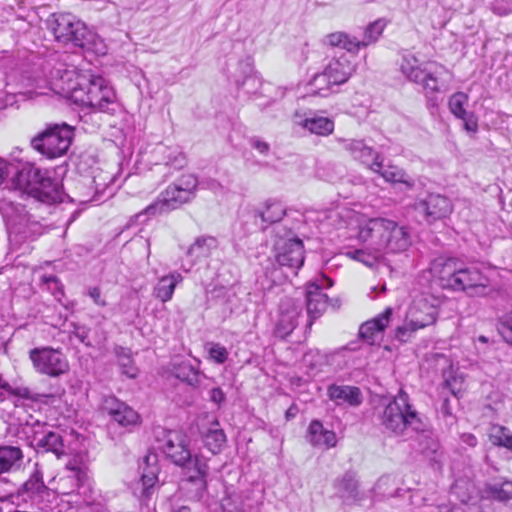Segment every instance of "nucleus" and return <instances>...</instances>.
<instances>
[{"label":"nucleus","mask_w":512,"mask_h":512,"mask_svg":"<svg viewBox=\"0 0 512 512\" xmlns=\"http://www.w3.org/2000/svg\"><path fill=\"white\" fill-rule=\"evenodd\" d=\"M51 89L89 109L88 113L81 116L85 122L88 117L97 113L113 115L118 108L113 88L102 76L95 75L90 70L65 69L59 79L52 83Z\"/></svg>","instance_id":"f257e3e1"},{"label":"nucleus","mask_w":512,"mask_h":512,"mask_svg":"<svg viewBox=\"0 0 512 512\" xmlns=\"http://www.w3.org/2000/svg\"><path fill=\"white\" fill-rule=\"evenodd\" d=\"M431 272L443 288L461 291L469 296L487 294L489 278L476 266H465L456 258H436L431 264Z\"/></svg>","instance_id":"f03ea898"},{"label":"nucleus","mask_w":512,"mask_h":512,"mask_svg":"<svg viewBox=\"0 0 512 512\" xmlns=\"http://www.w3.org/2000/svg\"><path fill=\"white\" fill-rule=\"evenodd\" d=\"M358 239L367 249L385 254L404 252L411 244L407 228L385 218H372L361 224Z\"/></svg>","instance_id":"7ed1b4c3"},{"label":"nucleus","mask_w":512,"mask_h":512,"mask_svg":"<svg viewBox=\"0 0 512 512\" xmlns=\"http://www.w3.org/2000/svg\"><path fill=\"white\" fill-rule=\"evenodd\" d=\"M33 165H25L16 173L17 185L39 202L52 205L62 203L69 196L63 191L62 183Z\"/></svg>","instance_id":"20e7f679"},{"label":"nucleus","mask_w":512,"mask_h":512,"mask_svg":"<svg viewBox=\"0 0 512 512\" xmlns=\"http://www.w3.org/2000/svg\"><path fill=\"white\" fill-rule=\"evenodd\" d=\"M381 424L395 435H405L409 430L424 431V424L402 389L389 401L382 413Z\"/></svg>","instance_id":"39448f33"},{"label":"nucleus","mask_w":512,"mask_h":512,"mask_svg":"<svg viewBox=\"0 0 512 512\" xmlns=\"http://www.w3.org/2000/svg\"><path fill=\"white\" fill-rule=\"evenodd\" d=\"M399 65L403 76L408 81L420 85L429 99L443 91L442 76L446 73L444 66L436 62L422 63L410 52L402 55Z\"/></svg>","instance_id":"423d86ee"},{"label":"nucleus","mask_w":512,"mask_h":512,"mask_svg":"<svg viewBox=\"0 0 512 512\" xmlns=\"http://www.w3.org/2000/svg\"><path fill=\"white\" fill-rule=\"evenodd\" d=\"M49 28L55 39L64 44L72 43L74 46L91 49L95 39L85 23L70 13H54L49 19Z\"/></svg>","instance_id":"0eeeda50"},{"label":"nucleus","mask_w":512,"mask_h":512,"mask_svg":"<svg viewBox=\"0 0 512 512\" xmlns=\"http://www.w3.org/2000/svg\"><path fill=\"white\" fill-rule=\"evenodd\" d=\"M438 315L436 303H431L426 296L416 298L408 308L403 325L397 327L395 337L401 342H407L416 331L433 325Z\"/></svg>","instance_id":"6e6552de"},{"label":"nucleus","mask_w":512,"mask_h":512,"mask_svg":"<svg viewBox=\"0 0 512 512\" xmlns=\"http://www.w3.org/2000/svg\"><path fill=\"white\" fill-rule=\"evenodd\" d=\"M51 495V489L44 484L42 472L36 468L14 496L18 506L30 507L35 511L14 512H50Z\"/></svg>","instance_id":"1a4fd4ad"},{"label":"nucleus","mask_w":512,"mask_h":512,"mask_svg":"<svg viewBox=\"0 0 512 512\" xmlns=\"http://www.w3.org/2000/svg\"><path fill=\"white\" fill-rule=\"evenodd\" d=\"M197 180L193 176H187L180 184L170 185L163 193L161 199L147 206L142 212L136 215L137 218L154 216L166 210H174L195 197Z\"/></svg>","instance_id":"9d476101"},{"label":"nucleus","mask_w":512,"mask_h":512,"mask_svg":"<svg viewBox=\"0 0 512 512\" xmlns=\"http://www.w3.org/2000/svg\"><path fill=\"white\" fill-rule=\"evenodd\" d=\"M73 130L67 124L48 126L31 140L32 147L48 158L63 156L69 149Z\"/></svg>","instance_id":"9b49d317"},{"label":"nucleus","mask_w":512,"mask_h":512,"mask_svg":"<svg viewBox=\"0 0 512 512\" xmlns=\"http://www.w3.org/2000/svg\"><path fill=\"white\" fill-rule=\"evenodd\" d=\"M29 358L36 372L50 377H59L69 371L66 356L52 347L34 348L29 352Z\"/></svg>","instance_id":"f8f14e48"},{"label":"nucleus","mask_w":512,"mask_h":512,"mask_svg":"<svg viewBox=\"0 0 512 512\" xmlns=\"http://www.w3.org/2000/svg\"><path fill=\"white\" fill-rule=\"evenodd\" d=\"M56 481V491L62 495L78 492L89 480L88 467L81 457L70 459Z\"/></svg>","instance_id":"ddd939ff"},{"label":"nucleus","mask_w":512,"mask_h":512,"mask_svg":"<svg viewBox=\"0 0 512 512\" xmlns=\"http://www.w3.org/2000/svg\"><path fill=\"white\" fill-rule=\"evenodd\" d=\"M415 211L428 223L448 217L453 211L452 201L441 194L431 193L414 203Z\"/></svg>","instance_id":"4468645a"},{"label":"nucleus","mask_w":512,"mask_h":512,"mask_svg":"<svg viewBox=\"0 0 512 512\" xmlns=\"http://www.w3.org/2000/svg\"><path fill=\"white\" fill-rule=\"evenodd\" d=\"M333 281L325 275L317 277L308 283L306 288L307 314L310 317L309 326L314 319L320 317L328 304V296L322 292L323 289L330 288Z\"/></svg>","instance_id":"2eb2a0df"},{"label":"nucleus","mask_w":512,"mask_h":512,"mask_svg":"<svg viewBox=\"0 0 512 512\" xmlns=\"http://www.w3.org/2000/svg\"><path fill=\"white\" fill-rule=\"evenodd\" d=\"M208 471L209 467L206 460L202 456L196 455L194 458V473L180 483V489L188 499L199 501L203 498L207 489Z\"/></svg>","instance_id":"dca6fc26"},{"label":"nucleus","mask_w":512,"mask_h":512,"mask_svg":"<svg viewBox=\"0 0 512 512\" xmlns=\"http://www.w3.org/2000/svg\"><path fill=\"white\" fill-rule=\"evenodd\" d=\"M275 260L281 267L299 269L304 263V247L300 239H279L274 246Z\"/></svg>","instance_id":"f3484780"},{"label":"nucleus","mask_w":512,"mask_h":512,"mask_svg":"<svg viewBox=\"0 0 512 512\" xmlns=\"http://www.w3.org/2000/svg\"><path fill=\"white\" fill-rule=\"evenodd\" d=\"M343 148L354 160L361 162L370 170H379L381 168L382 155L359 139H339Z\"/></svg>","instance_id":"a211bd4d"},{"label":"nucleus","mask_w":512,"mask_h":512,"mask_svg":"<svg viewBox=\"0 0 512 512\" xmlns=\"http://www.w3.org/2000/svg\"><path fill=\"white\" fill-rule=\"evenodd\" d=\"M302 306L291 298H284L280 302L279 317L275 327V334L280 338L290 335L298 324Z\"/></svg>","instance_id":"6ab92c4d"},{"label":"nucleus","mask_w":512,"mask_h":512,"mask_svg":"<svg viewBox=\"0 0 512 512\" xmlns=\"http://www.w3.org/2000/svg\"><path fill=\"white\" fill-rule=\"evenodd\" d=\"M162 451L178 466H184L192 458L185 437L177 431H169L166 434Z\"/></svg>","instance_id":"aec40b11"},{"label":"nucleus","mask_w":512,"mask_h":512,"mask_svg":"<svg viewBox=\"0 0 512 512\" xmlns=\"http://www.w3.org/2000/svg\"><path fill=\"white\" fill-rule=\"evenodd\" d=\"M157 455L155 453H148L144 457V472L135 487V494L139 493L141 500H148L153 493L155 484L158 481L159 468L157 466Z\"/></svg>","instance_id":"412c9836"},{"label":"nucleus","mask_w":512,"mask_h":512,"mask_svg":"<svg viewBox=\"0 0 512 512\" xmlns=\"http://www.w3.org/2000/svg\"><path fill=\"white\" fill-rule=\"evenodd\" d=\"M327 396L337 406L358 407L363 402L360 388L351 385L331 384L327 388Z\"/></svg>","instance_id":"4be33fe9"},{"label":"nucleus","mask_w":512,"mask_h":512,"mask_svg":"<svg viewBox=\"0 0 512 512\" xmlns=\"http://www.w3.org/2000/svg\"><path fill=\"white\" fill-rule=\"evenodd\" d=\"M483 493L484 496L479 506L481 512H496L489 507L492 500L506 505H512V481L488 484Z\"/></svg>","instance_id":"5701e85b"},{"label":"nucleus","mask_w":512,"mask_h":512,"mask_svg":"<svg viewBox=\"0 0 512 512\" xmlns=\"http://www.w3.org/2000/svg\"><path fill=\"white\" fill-rule=\"evenodd\" d=\"M355 71L354 65L346 56L332 59L322 72V76L318 78V81L325 80L328 77L330 83L334 86L341 85L351 77Z\"/></svg>","instance_id":"b1692460"},{"label":"nucleus","mask_w":512,"mask_h":512,"mask_svg":"<svg viewBox=\"0 0 512 512\" xmlns=\"http://www.w3.org/2000/svg\"><path fill=\"white\" fill-rule=\"evenodd\" d=\"M392 315V309L386 308L375 318L366 321L359 328L360 337L369 344H374L388 326Z\"/></svg>","instance_id":"393cba45"},{"label":"nucleus","mask_w":512,"mask_h":512,"mask_svg":"<svg viewBox=\"0 0 512 512\" xmlns=\"http://www.w3.org/2000/svg\"><path fill=\"white\" fill-rule=\"evenodd\" d=\"M334 487L337 496L344 503L353 504L360 501L363 495L359 491V483L352 472H346L341 478L335 481Z\"/></svg>","instance_id":"a878e982"},{"label":"nucleus","mask_w":512,"mask_h":512,"mask_svg":"<svg viewBox=\"0 0 512 512\" xmlns=\"http://www.w3.org/2000/svg\"><path fill=\"white\" fill-rule=\"evenodd\" d=\"M218 246V241L212 236H200L191 244L186 252L187 256L192 260L188 267L182 265L185 272H189L191 267L196 261L202 258H207L211 255L212 251Z\"/></svg>","instance_id":"bb28decb"},{"label":"nucleus","mask_w":512,"mask_h":512,"mask_svg":"<svg viewBox=\"0 0 512 512\" xmlns=\"http://www.w3.org/2000/svg\"><path fill=\"white\" fill-rule=\"evenodd\" d=\"M286 214L284 205L279 201L267 200L263 208H257L252 211V215L257 223L259 218L261 228L265 229L268 225L279 222Z\"/></svg>","instance_id":"cd10ccee"},{"label":"nucleus","mask_w":512,"mask_h":512,"mask_svg":"<svg viewBox=\"0 0 512 512\" xmlns=\"http://www.w3.org/2000/svg\"><path fill=\"white\" fill-rule=\"evenodd\" d=\"M106 409L109 415L121 426H135L139 424L140 417L138 413L123 402H117L114 399L107 401Z\"/></svg>","instance_id":"c85d7f7f"},{"label":"nucleus","mask_w":512,"mask_h":512,"mask_svg":"<svg viewBox=\"0 0 512 512\" xmlns=\"http://www.w3.org/2000/svg\"><path fill=\"white\" fill-rule=\"evenodd\" d=\"M23 452L18 446L0 445V474L10 473L21 467Z\"/></svg>","instance_id":"c756f323"},{"label":"nucleus","mask_w":512,"mask_h":512,"mask_svg":"<svg viewBox=\"0 0 512 512\" xmlns=\"http://www.w3.org/2000/svg\"><path fill=\"white\" fill-rule=\"evenodd\" d=\"M181 281L182 276L177 272L162 276L153 287V297L163 303L168 302L172 299L177 284Z\"/></svg>","instance_id":"7c9ffc66"},{"label":"nucleus","mask_w":512,"mask_h":512,"mask_svg":"<svg viewBox=\"0 0 512 512\" xmlns=\"http://www.w3.org/2000/svg\"><path fill=\"white\" fill-rule=\"evenodd\" d=\"M308 441L314 446L327 448L335 446L337 442L335 433L325 429L318 420H313L309 425Z\"/></svg>","instance_id":"2f4dec72"},{"label":"nucleus","mask_w":512,"mask_h":512,"mask_svg":"<svg viewBox=\"0 0 512 512\" xmlns=\"http://www.w3.org/2000/svg\"><path fill=\"white\" fill-rule=\"evenodd\" d=\"M173 373L176 378L193 387H197L201 383V380L205 378L199 368L189 361H182L175 364L173 367Z\"/></svg>","instance_id":"473e14b6"},{"label":"nucleus","mask_w":512,"mask_h":512,"mask_svg":"<svg viewBox=\"0 0 512 512\" xmlns=\"http://www.w3.org/2000/svg\"><path fill=\"white\" fill-rule=\"evenodd\" d=\"M299 125L318 136H328L334 131V121L323 116L306 117Z\"/></svg>","instance_id":"72a5a7b5"},{"label":"nucleus","mask_w":512,"mask_h":512,"mask_svg":"<svg viewBox=\"0 0 512 512\" xmlns=\"http://www.w3.org/2000/svg\"><path fill=\"white\" fill-rule=\"evenodd\" d=\"M372 171L381 175L387 182L402 183L408 188H412L414 186V180L403 169L395 165H388L384 167L383 157H381V168L379 170Z\"/></svg>","instance_id":"f704fd0d"},{"label":"nucleus","mask_w":512,"mask_h":512,"mask_svg":"<svg viewBox=\"0 0 512 512\" xmlns=\"http://www.w3.org/2000/svg\"><path fill=\"white\" fill-rule=\"evenodd\" d=\"M37 447L46 452H52L59 459L67 454V448L64 445L62 436L50 431L37 440Z\"/></svg>","instance_id":"c9c22d12"},{"label":"nucleus","mask_w":512,"mask_h":512,"mask_svg":"<svg viewBox=\"0 0 512 512\" xmlns=\"http://www.w3.org/2000/svg\"><path fill=\"white\" fill-rule=\"evenodd\" d=\"M323 43L330 47H338L348 52L359 51L358 40L345 32L337 31L325 36Z\"/></svg>","instance_id":"e433bc0d"},{"label":"nucleus","mask_w":512,"mask_h":512,"mask_svg":"<svg viewBox=\"0 0 512 512\" xmlns=\"http://www.w3.org/2000/svg\"><path fill=\"white\" fill-rule=\"evenodd\" d=\"M218 422L215 426L208 429L203 435V443L205 447L212 453L218 454L222 451L226 443V435L224 431L217 427Z\"/></svg>","instance_id":"4c0bfd02"},{"label":"nucleus","mask_w":512,"mask_h":512,"mask_svg":"<svg viewBox=\"0 0 512 512\" xmlns=\"http://www.w3.org/2000/svg\"><path fill=\"white\" fill-rule=\"evenodd\" d=\"M418 448L421 454L431 461L439 462L441 457L440 444L430 434H422L418 437Z\"/></svg>","instance_id":"58836bf2"},{"label":"nucleus","mask_w":512,"mask_h":512,"mask_svg":"<svg viewBox=\"0 0 512 512\" xmlns=\"http://www.w3.org/2000/svg\"><path fill=\"white\" fill-rule=\"evenodd\" d=\"M385 255L382 252H376L374 249H367L364 245L361 249H355L347 252V256L359 261L367 267H373Z\"/></svg>","instance_id":"ea45409f"},{"label":"nucleus","mask_w":512,"mask_h":512,"mask_svg":"<svg viewBox=\"0 0 512 512\" xmlns=\"http://www.w3.org/2000/svg\"><path fill=\"white\" fill-rule=\"evenodd\" d=\"M489 438L493 445L512 451V434L507 427L493 425L490 429Z\"/></svg>","instance_id":"a19ab883"},{"label":"nucleus","mask_w":512,"mask_h":512,"mask_svg":"<svg viewBox=\"0 0 512 512\" xmlns=\"http://www.w3.org/2000/svg\"><path fill=\"white\" fill-rule=\"evenodd\" d=\"M385 26L386 23L383 19H378L373 23H370L365 29L364 38L362 40H358L359 50L376 42L381 36Z\"/></svg>","instance_id":"79ce46f5"},{"label":"nucleus","mask_w":512,"mask_h":512,"mask_svg":"<svg viewBox=\"0 0 512 512\" xmlns=\"http://www.w3.org/2000/svg\"><path fill=\"white\" fill-rule=\"evenodd\" d=\"M469 97L464 92H456L450 96L448 101V107L450 112L456 118H463L469 112L466 110V106L468 104Z\"/></svg>","instance_id":"37998d69"},{"label":"nucleus","mask_w":512,"mask_h":512,"mask_svg":"<svg viewBox=\"0 0 512 512\" xmlns=\"http://www.w3.org/2000/svg\"><path fill=\"white\" fill-rule=\"evenodd\" d=\"M90 182L94 184V195L89 199L81 200V202L99 200V196L112 184L113 178L108 173H99L98 175H95Z\"/></svg>","instance_id":"c03bdc74"},{"label":"nucleus","mask_w":512,"mask_h":512,"mask_svg":"<svg viewBox=\"0 0 512 512\" xmlns=\"http://www.w3.org/2000/svg\"><path fill=\"white\" fill-rule=\"evenodd\" d=\"M117 358L122 374L126 375L128 378H135L137 375V368L133 364L130 351L124 348H119L117 350Z\"/></svg>","instance_id":"a18cd8bd"},{"label":"nucleus","mask_w":512,"mask_h":512,"mask_svg":"<svg viewBox=\"0 0 512 512\" xmlns=\"http://www.w3.org/2000/svg\"><path fill=\"white\" fill-rule=\"evenodd\" d=\"M451 493L462 503H468L475 493V488L465 480H457L451 488Z\"/></svg>","instance_id":"49530a36"},{"label":"nucleus","mask_w":512,"mask_h":512,"mask_svg":"<svg viewBox=\"0 0 512 512\" xmlns=\"http://www.w3.org/2000/svg\"><path fill=\"white\" fill-rule=\"evenodd\" d=\"M238 88H242L246 94L254 95L262 85V81L257 74L247 75L244 79H235Z\"/></svg>","instance_id":"de8ad7c7"},{"label":"nucleus","mask_w":512,"mask_h":512,"mask_svg":"<svg viewBox=\"0 0 512 512\" xmlns=\"http://www.w3.org/2000/svg\"><path fill=\"white\" fill-rule=\"evenodd\" d=\"M209 358L217 364H223L228 359V350L219 343L209 342L205 345Z\"/></svg>","instance_id":"09e8293b"},{"label":"nucleus","mask_w":512,"mask_h":512,"mask_svg":"<svg viewBox=\"0 0 512 512\" xmlns=\"http://www.w3.org/2000/svg\"><path fill=\"white\" fill-rule=\"evenodd\" d=\"M498 330L504 341L512 345V310L500 318Z\"/></svg>","instance_id":"8fccbe9b"},{"label":"nucleus","mask_w":512,"mask_h":512,"mask_svg":"<svg viewBox=\"0 0 512 512\" xmlns=\"http://www.w3.org/2000/svg\"><path fill=\"white\" fill-rule=\"evenodd\" d=\"M222 512H244L242 501L236 494L227 495L221 501Z\"/></svg>","instance_id":"3c124183"},{"label":"nucleus","mask_w":512,"mask_h":512,"mask_svg":"<svg viewBox=\"0 0 512 512\" xmlns=\"http://www.w3.org/2000/svg\"><path fill=\"white\" fill-rule=\"evenodd\" d=\"M322 76V73L317 74L313 77L310 82V86L312 87L313 93L320 96H327L331 88L334 84L330 83V80L327 78L325 80L318 81V78Z\"/></svg>","instance_id":"603ef678"},{"label":"nucleus","mask_w":512,"mask_h":512,"mask_svg":"<svg viewBox=\"0 0 512 512\" xmlns=\"http://www.w3.org/2000/svg\"><path fill=\"white\" fill-rule=\"evenodd\" d=\"M238 68L240 70V73L241 75L240 76H236V79L239 78V79H244L247 75H254L256 74L254 71H253V61L251 58H246L244 60H241L239 63H238Z\"/></svg>","instance_id":"864d4df0"},{"label":"nucleus","mask_w":512,"mask_h":512,"mask_svg":"<svg viewBox=\"0 0 512 512\" xmlns=\"http://www.w3.org/2000/svg\"><path fill=\"white\" fill-rule=\"evenodd\" d=\"M463 121L464 129L470 133H476L478 130V121L474 113L469 112L465 117L460 118Z\"/></svg>","instance_id":"5fc2aeb1"},{"label":"nucleus","mask_w":512,"mask_h":512,"mask_svg":"<svg viewBox=\"0 0 512 512\" xmlns=\"http://www.w3.org/2000/svg\"><path fill=\"white\" fill-rule=\"evenodd\" d=\"M249 143L254 149H256L262 155H267L270 151V145L257 137H252L249 140Z\"/></svg>","instance_id":"6e6d98bb"},{"label":"nucleus","mask_w":512,"mask_h":512,"mask_svg":"<svg viewBox=\"0 0 512 512\" xmlns=\"http://www.w3.org/2000/svg\"><path fill=\"white\" fill-rule=\"evenodd\" d=\"M73 326V331L71 332L81 343H86V339L88 338L89 330L85 326H80L75 323L71 324Z\"/></svg>","instance_id":"4d7b16f0"},{"label":"nucleus","mask_w":512,"mask_h":512,"mask_svg":"<svg viewBox=\"0 0 512 512\" xmlns=\"http://www.w3.org/2000/svg\"><path fill=\"white\" fill-rule=\"evenodd\" d=\"M390 482H392L390 477H381L376 482V484H375L373 489H374V491L379 492L383 496H391L392 493L388 492L387 489L385 488L386 486H388L390 484Z\"/></svg>","instance_id":"13d9d810"},{"label":"nucleus","mask_w":512,"mask_h":512,"mask_svg":"<svg viewBox=\"0 0 512 512\" xmlns=\"http://www.w3.org/2000/svg\"><path fill=\"white\" fill-rule=\"evenodd\" d=\"M88 295L93 299L94 303L100 307L107 305V302L101 295V290L98 287H91L88 289Z\"/></svg>","instance_id":"bf43d9fd"},{"label":"nucleus","mask_w":512,"mask_h":512,"mask_svg":"<svg viewBox=\"0 0 512 512\" xmlns=\"http://www.w3.org/2000/svg\"><path fill=\"white\" fill-rule=\"evenodd\" d=\"M43 281L46 284H54L56 287V291L53 292L56 298H59V296L63 295L62 287L59 286L58 279L54 275L49 276H43Z\"/></svg>","instance_id":"052dcab7"},{"label":"nucleus","mask_w":512,"mask_h":512,"mask_svg":"<svg viewBox=\"0 0 512 512\" xmlns=\"http://www.w3.org/2000/svg\"><path fill=\"white\" fill-rule=\"evenodd\" d=\"M225 399L223 391L216 387L210 391V400L216 404H221Z\"/></svg>","instance_id":"680f3d73"},{"label":"nucleus","mask_w":512,"mask_h":512,"mask_svg":"<svg viewBox=\"0 0 512 512\" xmlns=\"http://www.w3.org/2000/svg\"><path fill=\"white\" fill-rule=\"evenodd\" d=\"M460 440L462 443L466 444L468 447H475L478 443L477 438L474 434L471 433H463L460 435Z\"/></svg>","instance_id":"e2e57ef3"},{"label":"nucleus","mask_w":512,"mask_h":512,"mask_svg":"<svg viewBox=\"0 0 512 512\" xmlns=\"http://www.w3.org/2000/svg\"><path fill=\"white\" fill-rule=\"evenodd\" d=\"M11 166L4 159L0 158V184L4 178L11 173Z\"/></svg>","instance_id":"0e129e2a"},{"label":"nucleus","mask_w":512,"mask_h":512,"mask_svg":"<svg viewBox=\"0 0 512 512\" xmlns=\"http://www.w3.org/2000/svg\"><path fill=\"white\" fill-rule=\"evenodd\" d=\"M493 11L498 15L505 16L512 12V8L500 6L497 3H495L493 6Z\"/></svg>","instance_id":"69168bd1"},{"label":"nucleus","mask_w":512,"mask_h":512,"mask_svg":"<svg viewBox=\"0 0 512 512\" xmlns=\"http://www.w3.org/2000/svg\"><path fill=\"white\" fill-rule=\"evenodd\" d=\"M207 186L209 189L214 191L215 193L222 192L223 186L216 180H210L207 182Z\"/></svg>","instance_id":"338daca9"},{"label":"nucleus","mask_w":512,"mask_h":512,"mask_svg":"<svg viewBox=\"0 0 512 512\" xmlns=\"http://www.w3.org/2000/svg\"><path fill=\"white\" fill-rule=\"evenodd\" d=\"M298 411H299V410H298V407H297L296 405H291V406L287 409V411H286V413H285V417H286V419H287V420L293 419V418L297 415Z\"/></svg>","instance_id":"774afa93"}]
</instances>
